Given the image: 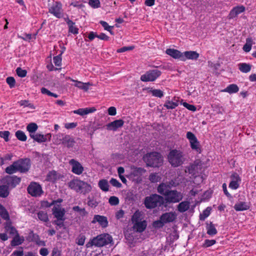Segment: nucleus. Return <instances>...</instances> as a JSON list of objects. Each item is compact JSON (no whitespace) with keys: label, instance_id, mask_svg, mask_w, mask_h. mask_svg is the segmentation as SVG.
<instances>
[{"label":"nucleus","instance_id":"nucleus-46","mask_svg":"<svg viewBox=\"0 0 256 256\" xmlns=\"http://www.w3.org/2000/svg\"><path fill=\"white\" fill-rule=\"evenodd\" d=\"M252 46V40L251 38H248L246 40V43L243 46V50L245 52H249Z\"/></svg>","mask_w":256,"mask_h":256},{"label":"nucleus","instance_id":"nucleus-36","mask_svg":"<svg viewBox=\"0 0 256 256\" xmlns=\"http://www.w3.org/2000/svg\"><path fill=\"white\" fill-rule=\"evenodd\" d=\"M24 240L20 237L18 234H17L11 241L10 244L12 246H19L23 242Z\"/></svg>","mask_w":256,"mask_h":256},{"label":"nucleus","instance_id":"nucleus-32","mask_svg":"<svg viewBox=\"0 0 256 256\" xmlns=\"http://www.w3.org/2000/svg\"><path fill=\"white\" fill-rule=\"evenodd\" d=\"M10 194L9 188L6 184H2L0 186V197L6 198Z\"/></svg>","mask_w":256,"mask_h":256},{"label":"nucleus","instance_id":"nucleus-52","mask_svg":"<svg viewBox=\"0 0 256 256\" xmlns=\"http://www.w3.org/2000/svg\"><path fill=\"white\" fill-rule=\"evenodd\" d=\"M88 4L94 8H98L100 6V2L99 0H89Z\"/></svg>","mask_w":256,"mask_h":256},{"label":"nucleus","instance_id":"nucleus-16","mask_svg":"<svg viewBox=\"0 0 256 256\" xmlns=\"http://www.w3.org/2000/svg\"><path fill=\"white\" fill-rule=\"evenodd\" d=\"M92 222V224L98 222L100 226L102 228H106L108 226V218L106 216L98 214L94 216Z\"/></svg>","mask_w":256,"mask_h":256},{"label":"nucleus","instance_id":"nucleus-50","mask_svg":"<svg viewBox=\"0 0 256 256\" xmlns=\"http://www.w3.org/2000/svg\"><path fill=\"white\" fill-rule=\"evenodd\" d=\"M100 24L103 26L105 30L108 31L111 34H114V32L112 30V28L113 26H110L106 22L103 20H100Z\"/></svg>","mask_w":256,"mask_h":256},{"label":"nucleus","instance_id":"nucleus-23","mask_svg":"<svg viewBox=\"0 0 256 256\" xmlns=\"http://www.w3.org/2000/svg\"><path fill=\"white\" fill-rule=\"evenodd\" d=\"M157 190L159 194L166 196L171 190L168 184L162 183L158 186Z\"/></svg>","mask_w":256,"mask_h":256},{"label":"nucleus","instance_id":"nucleus-40","mask_svg":"<svg viewBox=\"0 0 256 256\" xmlns=\"http://www.w3.org/2000/svg\"><path fill=\"white\" fill-rule=\"evenodd\" d=\"M149 92H150L152 95L155 97L161 98L164 96V92L158 89H152L150 88Z\"/></svg>","mask_w":256,"mask_h":256},{"label":"nucleus","instance_id":"nucleus-42","mask_svg":"<svg viewBox=\"0 0 256 256\" xmlns=\"http://www.w3.org/2000/svg\"><path fill=\"white\" fill-rule=\"evenodd\" d=\"M38 216L40 220L44 222H47L48 221V217L47 214V212L44 211H40L38 213Z\"/></svg>","mask_w":256,"mask_h":256},{"label":"nucleus","instance_id":"nucleus-54","mask_svg":"<svg viewBox=\"0 0 256 256\" xmlns=\"http://www.w3.org/2000/svg\"><path fill=\"white\" fill-rule=\"evenodd\" d=\"M16 72L19 77L24 78L26 76L27 72L26 70H23L21 68L18 67L16 69Z\"/></svg>","mask_w":256,"mask_h":256},{"label":"nucleus","instance_id":"nucleus-15","mask_svg":"<svg viewBox=\"0 0 256 256\" xmlns=\"http://www.w3.org/2000/svg\"><path fill=\"white\" fill-rule=\"evenodd\" d=\"M176 216L177 215L175 212H168L162 214L160 216V219L166 224L174 221Z\"/></svg>","mask_w":256,"mask_h":256},{"label":"nucleus","instance_id":"nucleus-61","mask_svg":"<svg viewBox=\"0 0 256 256\" xmlns=\"http://www.w3.org/2000/svg\"><path fill=\"white\" fill-rule=\"evenodd\" d=\"M10 134V133L8 131H1L0 132V137L3 138L6 142H8Z\"/></svg>","mask_w":256,"mask_h":256},{"label":"nucleus","instance_id":"nucleus-12","mask_svg":"<svg viewBox=\"0 0 256 256\" xmlns=\"http://www.w3.org/2000/svg\"><path fill=\"white\" fill-rule=\"evenodd\" d=\"M20 178L16 176H6L2 179V183L8 188H14L20 182Z\"/></svg>","mask_w":256,"mask_h":256},{"label":"nucleus","instance_id":"nucleus-37","mask_svg":"<svg viewBox=\"0 0 256 256\" xmlns=\"http://www.w3.org/2000/svg\"><path fill=\"white\" fill-rule=\"evenodd\" d=\"M75 23L72 21H69L68 22V32L76 34L78 33V28L74 26Z\"/></svg>","mask_w":256,"mask_h":256},{"label":"nucleus","instance_id":"nucleus-33","mask_svg":"<svg viewBox=\"0 0 256 256\" xmlns=\"http://www.w3.org/2000/svg\"><path fill=\"white\" fill-rule=\"evenodd\" d=\"M72 81L75 82L74 86L78 88L81 90H83L85 91H87L89 88L90 83H84L82 82H80L76 80H71Z\"/></svg>","mask_w":256,"mask_h":256},{"label":"nucleus","instance_id":"nucleus-41","mask_svg":"<svg viewBox=\"0 0 256 256\" xmlns=\"http://www.w3.org/2000/svg\"><path fill=\"white\" fill-rule=\"evenodd\" d=\"M33 140L38 143L44 142H46V136L44 134H36L33 135Z\"/></svg>","mask_w":256,"mask_h":256},{"label":"nucleus","instance_id":"nucleus-38","mask_svg":"<svg viewBox=\"0 0 256 256\" xmlns=\"http://www.w3.org/2000/svg\"><path fill=\"white\" fill-rule=\"evenodd\" d=\"M5 172L6 173L11 174L17 172H18V170L17 168L16 164H15V162H14L12 164L6 168Z\"/></svg>","mask_w":256,"mask_h":256},{"label":"nucleus","instance_id":"nucleus-26","mask_svg":"<svg viewBox=\"0 0 256 256\" xmlns=\"http://www.w3.org/2000/svg\"><path fill=\"white\" fill-rule=\"evenodd\" d=\"M96 110L94 108H79L73 111L75 114H78L80 116H84L90 113H92Z\"/></svg>","mask_w":256,"mask_h":256},{"label":"nucleus","instance_id":"nucleus-6","mask_svg":"<svg viewBox=\"0 0 256 256\" xmlns=\"http://www.w3.org/2000/svg\"><path fill=\"white\" fill-rule=\"evenodd\" d=\"M162 74V72L157 70H150L140 76V80L144 82L155 81Z\"/></svg>","mask_w":256,"mask_h":256},{"label":"nucleus","instance_id":"nucleus-24","mask_svg":"<svg viewBox=\"0 0 256 256\" xmlns=\"http://www.w3.org/2000/svg\"><path fill=\"white\" fill-rule=\"evenodd\" d=\"M146 226L147 224L146 220L139 221L134 224L133 228L136 232H142L146 230Z\"/></svg>","mask_w":256,"mask_h":256},{"label":"nucleus","instance_id":"nucleus-18","mask_svg":"<svg viewBox=\"0 0 256 256\" xmlns=\"http://www.w3.org/2000/svg\"><path fill=\"white\" fill-rule=\"evenodd\" d=\"M182 54V62L187 60H196L199 57V54L196 51H186Z\"/></svg>","mask_w":256,"mask_h":256},{"label":"nucleus","instance_id":"nucleus-14","mask_svg":"<svg viewBox=\"0 0 256 256\" xmlns=\"http://www.w3.org/2000/svg\"><path fill=\"white\" fill-rule=\"evenodd\" d=\"M69 164L72 166V172L74 174L80 175L83 172L84 168L79 162L74 159H72L70 160Z\"/></svg>","mask_w":256,"mask_h":256},{"label":"nucleus","instance_id":"nucleus-10","mask_svg":"<svg viewBox=\"0 0 256 256\" xmlns=\"http://www.w3.org/2000/svg\"><path fill=\"white\" fill-rule=\"evenodd\" d=\"M52 214L54 217L58 220L64 221L66 220L65 214L66 210L61 205H56L54 206L52 208Z\"/></svg>","mask_w":256,"mask_h":256},{"label":"nucleus","instance_id":"nucleus-3","mask_svg":"<svg viewBox=\"0 0 256 256\" xmlns=\"http://www.w3.org/2000/svg\"><path fill=\"white\" fill-rule=\"evenodd\" d=\"M144 204L148 209H153L164 204V197L157 194H152L144 198Z\"/></svg>","mask_w":256,"mask_h":256},{"label":"nucleus","instance_id":"nucleus-27","mask_svg":"<svg viewBox=\"0 0 256 256\" xmlns=\"http://www.w3.org/2000/svg\"><path fill=\"white\" fill-rule=\"evenodd\" d=\"M234 210L237 212L244 211L249 209L250 206L246 202H239L236 203L234 204Z\"/></svg>","mask_w":256,"mask_h":256},{"label":"nucleus","instance_id":"nucleus-49","mask_svg":"<svg viewBox=\"0 0 256 256\" xmlns=\"http://www.w3.org/2000/svg\"><path fill=\"white\" fill-rule=\"evenodd\" d=\"M16 138L21 141L24 142L26 140V136L25 134L22 130H18L16 132Z\"/></svg>","mask_w":256,"mask_h":256},{"label":"nucleus","instance_id":"nucleus-28","mask_svg":"<svg viewBox=\"0 0 256 256\" xmlns=\"http://www.w3.org/2000/svg\"><path fill=\"white\" fill-rule=\"evenodd\" d=\"M190 206V202L188 201H183L178 205V210L180 212H184L187 211Z\"/></svg>","mask_w":256,"mask_h":256},{"label":"nucleus","instance_id":"nucleus-63","mask_svg":"<svg viewBox=\"0 0 256 256\" xmlns=\"http://www.w3.org/2000/svg\"><path fill=\"white\" fill-rule=\"evenodd\" d=\"M134 48V46H124L117 50L118 52H124L128 50H132Z\"/></svg>","mask_w":256,"mask_h":256},{"label":"nucleus","instance_id":"nucleus-51","mask_svg":"<svg viewBox=\"0 0 256 256\" xmlns=\"http://www.w3.org/2000/svg\"><path fill=\"white\" fill-rule=\"evenodd\" d=\"M5 228L6 232L11 235H17L18 234L16 230L13 226H6Z\"/></svg>","mask_w":256,"mask_h":256},{"label":"nucleus","instance_id":"nucleus-9","mask_svg":"<svg viewBox=\"0 0 256 256\" xmlns=\"http://www.w3.org/2000/svg\"><path fill=\"white\" fill-rule=\"evenodd\" d=\"M56 136L57 138L59 139V140L57 142L58 143L60 144L62 142L68 148L73 147L75 144L74 139L70 135L59 134L56 135Z\"/></svg>","mask_w":256,"mask_h":256},{"label":"nucleus","instance_id":"nucleus-7","mask_svg":"<svg viewBox=\"0 0 256 256\" xmlns=\"http://www.w3.org/2000/svg\"><path fill=\"white\" fill-rule=\"evenodd\" d=\"M96 246L101 247L106 246L112 242V237L108 234H103L94 238Z\"/></svg>","mask_w":256,"mask_h":256},{"label":"nucleus","instance_id":"nucleus-31","mask_svg":"<svg viewBox=\"0 0 256 256\" xmlns=\"http://www.w3.org/2000/svg\"><path fill=\"white\" fill-rule=\"evenodd\" d=\"M239 88L236 84H230L228 85L222 92H226L228 94H232L238 92Z\"/></svg>","mask_w":256,"mask_h":256},{"label":"nucleus","instance_id":"nucleus-59","mask_svg":"<svg viewBox=\"0 0 256 256\" xmlns=\"http://www.w3.org/2000/svg\"><path fill=\"white\" fill-rule=\"evenodd\" d=\"M110 184L118 188H121L122 184L116 179L112 178L110 181Z\"/></svg>","mask_w":256,"mask_h":256},{"label":"nucleus","instance_id":"nucleus-53","mask_svg":"<svg viewBox=\"0 0 256 256\" xmlns=\"http://www.w3.org/2000/svg\"><path fill=\"white\" fill-rule=\"evenodd\" d=\"M108 202L111 206H116L119 204V199L116 196H112L108 200Z\"/></svg>","mask_w":256,"mask_h":256},{"label":"nucleus","instance_id":"nucleus-47","mask_svg":"<svg viewBox=\"0 0 256 256\" xmlns=\"http://www.w3.org/2000/svg\"><path fill=\"white\" fill-rule=\"evenodd\" d=\"M142 216L141 212L139 210H136L132 215V221L133 224L140 221Z\"/></svg>","mask_w":256,"mask_h":256},{"label":"nucleus","instance_id":"nucleus-64","mask_svg":"<svg viewBox=\"0 0 256 256\" xmlns=\"http://www.w3.org/2000/svg\"><path fill=\"white\" fill-rule=\"evenodd\" d=\"M182 104L187 109L192 112H195L196 110V108L194 105L188 104L186 102H184Z\"/></svg>","mask_w":256,"mask_h":256},{"label":"nucleus","instance_id":"nucleus-44","mask_svg":"<svg viewBox=\"0 0 256 256\" xmlns=\"http://www.w3.org/2000/svg\"><path fill=\"white\" fill-rule=\"evenodd\" d=\"M211 210L212 208L210 207L206 208L203 211L202 213L200 214V220H204L206 218H208L210 214Z\"/></svg>","mask_w":256,"mask_h":256},{"label":"nucleus","instance_id":"nucleus-11","mask_svg":"<svg viewBox=\"0 0 256 256\" xmlns=\"http://www.w3.org/2000/svg\"><path fill=\"white\" fill-rule=\"evenodd\" d=\"M19 172H25L30 167V160L28 158L20 159L14 162Z\"/></svg>","mask_w":256,"mask_h":256},{"label":"nucleus","instance_id":"nucleus-60","mask_svg":"<svg viewBox=\"0 0 256 256\" xmlns=\"http://www.w3.org/2000/svg\"><path fill=\"white\" fill-rule=\"evenodd\" d=\"M86 237L84 235H80L76 239V243L79 246H83L84 244Z\"/></svg>","mask_w":256,"mask_h":256},{"label":"nucleus","instance_id":"nucleus-13","mask_svg":"<svg viewBox=\"0 0 256 256\" xmlns=\"http://www.w3.org/2000/svg\"><path fill=\"white\" fill-rule=\"evenodd\" d=\"M62 4L60 2H56L49 8L48 12L57 18L62 17Z\"/></svg>","mask_w":256,"mask_h":256},{"label":"nucleus","instance_id":"nucleus-20","mask_svg":"<svg viewBox=\"0 0 256 256\" xmlns=\"http://www.w3.org/2000/svg\"><path fill=\"white\" fill-rule=\"evenodd\" d=\"M166 52L167 54L170 56L175 59H179L182 61V52L178 50L173 48H168L166 50Z\"/></svg>","mask_w":256,"mask_h":256},{"label":"nucleus","instance_id":"nucleus-22","mask_svg":"<svg viewBox=\"0 0 256 256\" xmlns=\"http://www.w3.org/2000/svg\"><path fill=\"white\" fill-rule=\"evenodd\" d=\"M44 193L40 184L33 182V197L40 196Z\"/></svg>","mask_w":256,"mask_h":256},{"label":"nucleus","instance_id":"nucleus-8","mask_svg":"<svg viewBox=\"0 0 256 256\" xmlns=\"http://www.w3.org/2000/svg\"><path fill=\"white\" fill-rule=\"evenodd\" d=\"M186 137L189 140L191 148L200 154L202 152L200 144L196 136L192 132H188Z\"/></svg>","mask_w":256,"mask_h":256},{"label":"nucleus","instance_id":"nucleus-29","mask_svg":"<svg viewBox=\"0 0 256 256\" xmlns=\"http://www.w3.org/2000/svg\"><path fill=\"white\" fill-rule=\"evenodd\" d=\"M252 66L250 64L242 62L238 64V70L243 73H248L251 70Z\"/></svg>","mask_w":256,"mask_h":256},{"label":"nucleus","instance_id":"nucleus-4","mask_svg":"<svg viewBox=\"0 0 256 256\" xmlns=\"http://www.w3.org/2000/svg\"><path fill=\"white\" fill-rule=\"evenodd\" d=\"M143 160L148 166L153 168L159 167L163 162L160 154L155 152L146 154L144 156Z\"/></svg>","mask_w":256,"mask_h":256},{"label":"nucleus","instance_id":"nucleus-57","mask_svg":"<svg viewBox=\"0 0 256 256\" xmlns=\"http://www.w3.org/2000/svg\"><path fill=\"white\" fill-rule=\"evenodd\" d=\"M164 224L161 220V219L160 218L159 220H156L153 222V226L155 228H162L164 226Z\"/></svg>","mask_w":256,"mask_h":256},{"label":"nucleus","instance_id":"nucleus-21","mask_svg":"<svg viewBox=\"0 0 256 256\" xmlns=\"http://www.w3.org/2000/svg\"><path fill=\"white\" fill-rule=\"evenodd\" d=\"M244 10L245 7L243 6H235L230 10L229 14L230 17V18H234Z\"/></svg>","mask_w":256,"mask_h":256},{"label":"nucleus","instance_id":"nucleus-58","mask_svg":"<svg viewBox=\"0 0 256 256\" xmlns=\"http://www.w3.org/2000/svg\"><path fill=\"white\" fill-rule=\"evenodd\" d=\"M54 63L56 66H60L62 62V56L61 54H59L58 56H54L53 58Z\"/></svg>","mask_w":256,"mask_h":256},{"label":"nucleus","instance_id":"nucleus-39","mask_svg":"<svg viewBox=\"0 0 256 256\" xmlns=\"http://www.w3.org/2000/svg\"><path fill=\"white\" fill-rule=\"evenodd\" d=\"M0 216L4 220L9 219V214L5 208L0 204Z\"/></svg>","mask_w":256,"mask_h":256},{"label":"nucleus","instance_id":"nucleus-1","mask_svg":"<svg viewBox=\"0 0 256 256\" xmlns=\"http://www.w3.org/2000/svg\"><path fill=\"white\" fill-rule=\"evenodd\" d=\"M168 160L174 168H177L182 165L186 160L184 152L180 149L170 150L168 154Z\"/></svg>","mask_w":256,"mask_h":256},{"label":"nucleus","instance_id":"nucleus-48","mask_svg":"<svg viewBox=\"0 0 256 256\" xmlns=\"http://www.w3.org/2000/svg\"><path fill=\"white\" fill-rule=\"evenodd\" d=\"M160 177L157 173H152L149 176V180L152 183H156L160 181Z\"/></svg>","mask_w":256,"mask_h":256},{"label":"nucleus","instance_id":"nucleus-30","mask_svg":"<svg viewBox=\"0 0 256 256\" xmlns=\"http://www.w3.org/2000/svg\"><path fill=\"white\" fill-rule=\"evenodd\" d=\"M58 178H59V176L57 172L55 170H52L47 174L46 180L48 182H55Z\"/></svg>","mask_w":256,"mask_h":256},{"label":"nucleus","instance_id":"nucleus-19","mask_svg":"<svg viewBox=\"0 0 256 256\" xmlns=\"http://www.w3.org/2000/svg\"><path fill=\"white\" fill-rule=\"evenodd\" d=\"M230 178L232 180L230 182L229 187L232 190H236L238 188L239 182L241 180L240 177L237 174L234 173L231 176Z\"/></svg>","mask_w":256,"mask_h":256},{"label":"nucleus","instance_id":"nucleus-55","mask_svg":"<svg viewBox=\"0 0 256 256\" xmlns=\"http://www.w3.org/2000/svg\"><path fill=\"white\" fill-rule=\"evenodd\" d=\"M216 243V240H206L202 246L203 248H208L213 246Z\"/></svg>","mask_w":256,"mask_h":256},{"label":"nucleus","instance_id":"nucleus-17","mask_svg":"<svg viewBox=\"0 0 256 256\" xmlns=\"http://www.w3.org/2000/svg\"><path fill=\"white\" fill-rule=\"evenodd\" d=\"M124 124L122 120H116L106 125V128L108 130L116 131L118 128H122Z\"/></svg>","mask_w":256,"mask_h":256},{"label":"nucleus","instance_id":"nucleus-43","mask_svg":"<svg viewBox=\"0 0 256 256\" xmlns=\"http://www.w3.org/2000/svg\"><path fill=\"white\" fill-rule=\"evenodd\" d=\"M146 172V170L142 168L135 167L133 169V174L135 176H142Z\"/></svg>","mask_w":256,"mask_h":256},{"label":"nucleus","instance_id":"nucleus-25","mask_svg":"<svg viewBox=\"0 0 256 256\" xmlns=\"http://www.w3.org/2000/svg\"><path fill=\"white\" fill-rule=\"evenodd\" d=\"M202 166L201 162L200 160H196L194 162L188 166V170L189 174H194L198 172V166Z\"/></svg>","mask_w":256,"mask_h":256},{"label":"nucleus","instance_id":"nucleus-34","mask_svg":"<svg viewBox=\"0 0 256 256\" xmlns=\"http://www.w3.org/2000/svg\"><path fill=\"white\" fill-rule=\"evenodd\" d=\"M206 229L208 235L214 236L218 233V231L212 222H210V224H206Z\"/></svg>","mask_w":256,"mask_h":256},{"label":"nucleus","instance_id":"nucleus-56","mask_svg":"<svg viewBox=\"0 0 256 256\" xmlns=\"http://www.w3.org/2000/svg\"><path fill=\"white\" fill-rule=\"evenodd\" d=\"M6 82L10 88L14 87L16 84V80L12 76L8 77L6 79Z\"/></svg>","mask_w":256,"mask_h":256},{"label":"nucleus","instance_id":"nucleus-35","mask_svg":"<svg viewBox=\"0 0 256 256\" xmlns=\"http://www.w3.org/2000/svg\"><path fill=\"white\" fill-rule=\"evenodd\" d=\"M99 188L104 192H108L109 190V184L108 181L105 179L100 180L98 183Z\"/></svg>","mask_w":256,"mask_h":256},{"label":"nucleus","instance_id":"nucleus-5","mask_svg":"<svg viewBox=\"0 0 256 256\" xmlns=\"http://www.w3.org/2000/svg\"><path fill=\"white\" fill-rule=\"evenodd\" d=\"M182 198L183 194L181 192L176 190H170L164 198V206L166 207L167 204L179 202Z\"/></svg>","mask_w":256,"mask_h":256},{"label":"nucleus","instance_id":"nucleus-62","mask_svg":"<svg viewBox=\"0 0 256 256\" xmlns=\"http://www.w3.org/2000/svg\"><path fill=\"white\" fill-rule=\"evenodd\" d=\"M88 205L92 208H96L98 205V202L96 200L88 198Z\"/></svg>","mask_w":256,"mask_h":256},{"label":"nucleus","instance_id":"nucleus-45","mask_svg":"<svg viewBox=\"0 0 256 256\" xmlns=\"http://www.w3.org/2000/svg\"><path fill=\"white\" fill-rule=\"evenodd\" d=\"M178 103L176 102H173L170 100H167L164 104V106L167 109H174L178 106Z\"/></svg>","mask_w":256,"mask_h":256},{"label":"nucleus","instance_id":"nucleus-2","mask_svg":"<svg viewBox=\"0 0 256 256\" xmlns=\"http://www.w3.org/2000/svg\"><path fill=\"white\" fill-rule=\"evenodd\" d=\"M68 187L77 192L86 194L92 190V186L87 182L78 178L74 179L68 184Z\"/></svg>","mask_w":256,"mask_h":256}]
</instances>
